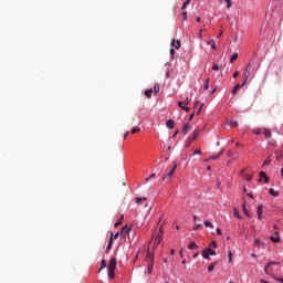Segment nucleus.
Masks as SVG:
<instances>
[{"instance_id":"obj_1","label":"nucleus","mask_w":283,"mask_h":283,"mask_svg":"<svg viewBox=\"0 0 283 283\" xmlns=\"http://www.w3.org/2000/svg\"><path fill=\"white\" fill-rule=\"evenodd\" d=\"M255 65V61L254 60H250L247 67H245V71L243 73V77L245 81H249V76H251V73L252 74H255V72H258V67L256 69H252L253 66Z\"/></svg>"},{"instance_id":"obj_2","label":"nucleus","mask_w":283,"mask_h":283,"mask_svg":"<svg viewBox=\"0 0 283 283\" xmlns=\"http://www.w3.org/2000/svg\"><path fill=\"white\" fill-rule=\"evenodd\" d=\"M116 271V258H111L109 260V264H108V277H111V280H114V277L116 276L115 274Z\"/></svg>"},{"instance_id":"obj_3","label":"nucleus","mask_w":283,"mask_h":283,"mask_svg":"<svg viewBox=\"0 0 283 283\" xmlns=\"http://www.w3.org/2000/svg\"><path fill=\"white\" fill-rule=\"evenodd\" d=\"M198 136H200V129H195L192 135L190 137H188L187 142H186V147L189 148L191 147V143H193V140H196L198 138Z\"/></svg>"},{"instance_id":"obj_4","label":"nucleus","mask_w":283,"mask_h":283,"mask_svg":"<svg viewBox=\"0 0 283 283\" xmlns=\"http://www.w3.org/2000/svg\"><path fill=\"white\" fill-rule=\"evenodd\" d=\"M146 261L148 262V273H151L154 271V254L147 251Z\"/></svg>"},{"instance_id":"obj_5","label":"nucleus","mask_w":283,"mask_h":283,"mask_svg":"<svg viewBox=\"0 0 283 283\" xmlns=\"http://www.w3.org/2000/svg\"><path fill=\"white\" fill-rule=\"evenodd\" d=\"M216 254V250L208 248L206 250L202 251L201 255L202 258H205V260H209L210 255H214Z\"/></svg>"},{"instance_id":"obj_6","label":"nucleus","mask_w":283,"mask_h":283,"mask_svg":"<svg viewBox=\"0 0 283 283\" xmlns=\"http://www.w3.org/2000/svg\"><path fill=\"white\" fill-rule=\"evenodd\" d=\"M163 242V235L157 234L155 239L153 240V250L158 249V245Z\"/></svg>"},{"instance_id":"obj_7","label":"nucleus","mask_w":283,"mask_h":283,"mask_svg":"<svg viewBox=\"0 0 283 283\" xmlns=\"http://www.w3.org/2000/svg\"><path fill=\"white\" fill-rule=\"evenodd\" d=\"M176 169H178V164L174 163L172 168L169 170L168 174H166L163 178V180H167V178H171V176H174V174H176Z\"/></svg>"},{"instance_id":"obj_8","label":"nucleus","mask_w":283,"mask_h":283,"mask_svg":"<svg viewBox=\"0 0 283 283\" xmlns=\"http://www.w3.org/2000/svg\"><path fill=\"white\" fill-rule=\"evenodd\" d=\"M245 85H247V80H244L242 84H235L231 91V94H235L241 87H244Z\"/></svg>"},{"instance_id":"obj_9","label":"nucleus","mask_w":283,"mask_h":283,"mask_svg":"<svg viewBox=\"0 0 283 283\" xmlns=\"http://www.w3.org/2000/svg\"><path fill=\"white\" fill-rule=\"evenodd\" d=\"M275 264H277V263H275V262H270V263L265 266L264 272H265L268 275H271V273H272L271 266H275Z\"/></svg>"},{"instance_id":"obj_10","label":"nucleus","mask_w":283,"mask_h":283,"mask_svg":"<svg viewBox=\"0 0 283 283\" xmlns=\"http://www.w3.org/2000/svg\"><path fill=\"white\" fill-rule=\"evenodd\" d=\"M180 45H182L180 40H172V42H171L172 48H175L176 50H180Z\"/></svg>"},{"instance_id":"obj_11","label":"nucleus","mask_w":283,"mask_h":283,"mask_svg":"<svg viewBox=\"0 0 283 283\" xmlns=\"http://www.w3.org/2000/svg\"><path fill=\"white\" fill-rule=\"evenodd\" d=\"M129 231H132V228L127 227V226H124L122 228V231H120V234L122 235H127V233H129Z\"/></svg>"},{"instance_id":"obj_12","label":"nucleus","mask_w":283,"mask_h":283,"mask_svg":"<svg viewBox=\"0 0 283 283\" xmlns=\"http://www.w3.org/2000/svg\"><path fill=\"white\" fill-rule=\"evenodd\" d=\"M187 105H189V97H186V99L184 102H178V107H180L182 109V107H186Z\"/></svg>"},{"instance_id":"obj_13","label":"nucleus","mask_w":283,"mask_h":283,"mask_svg":"<svg viewBox=\"0 0 283 283\" xmlns=\"http://www.w3.org/2000/svg\"><path fill=\"white\" fill-rule=\"evenodd\" d=\"M175 126H176V123L172 119H168L166 122V127H168V129H174Z\"/></svg>"},{"instance_id":"obj_14","label":"nucleus","mask_w":283,"mask_h":283,"mask_svg":"<svg viewBox=\"0 0 283 283\" xmlns=\"http://www.w3.org/2000/svg\"><path fill=\"white\" fill-rule=\"evenodd\" d=\"M262 211H263V207L259 206L256 209V216L259 220H262Z\"/></svg>"},{"instance_id":"obj_15","label":"nucleus","mask_w":283,"mask_h":283,"mask_svg":"<svg viewBox=\"0 0 283 283\" xmlns=\"http://www.w3.org/2000/svg\"><path fill=\"white\" fill-rule=\"evenodd\" d=\"M223 154H224V150H220L217 156H210L209 160H218L220 156H222Z\"/></svg>"},{"instance_id":"obj_16","label":"nucleus","mask_w":283,"mask_h":283,"mask_svg":"<svg viewBox=\"0 0 283 283\" xmlns=\"http://www.w3.org/2000/svg\"><path fill=\"white\" fill-rule=\"evenodd\" d=\"M114 243V233L111 234L109 241H108V245L106 248V251H109V249H112V244Z\"/></svg>"},{"instance_id":"obj_17","label":"nucleus","mask_w":283,"mask_h":283,"mask_svg":"<svg viewBox=\"0 0 283 283\" xmlns=\"http://www.w3.org/2000/svg\"><path fill=\"white\" fill-rule=\"evenodd\" d=\"M189 127H190L189 124H185V125H184L181 132H182V134H184L185 136H187V134H189Z\"/></svg>"},{"instance_id":"obj_18","label":"nucleus","mask_w":283,"mask_h":283,"mask_svg":"<svg viewBox=\"0 0 283 283\" xmlns=\"http://www.w3.org/2000/svg\"><path fill=\"white\" fill-rule=\"evenodd\" d=\"M144 94H145V96H146L147 98H151V94H154V90H153V88L146 90V91L144 92Z\"/></svg>"},{"instance_id":"obj_19","label":"nucleus","mask_w":283,"mask_h":283,"mask_svg":"<svg viewBox=\"0 0 283 283\" xmlns=\"http://www.w3.org/2000/svg\"><path fill=\"white\" fill-rule=\"evenodd\" d=\"M269 195H270V196H274L275 198H277V196H280V192H279V191H275L273 188H270Z\"/></svg>"},{"instance_id":"obj_20","label":"nucleus","mask_w":283,"mask_h":283,"mask_svg":"<svg viewBox=\"0 0 283 283\" xmlns=\"http://www.w3.org/2000/svg\"><path fill=\"white\" fill-rule=\"evenodd\" d=\"M259 176H260V178H264V182H269V176H266V172L261 171V172L259 174Z\"/></svg>"},{"instance_id":"obj_21","label":"nucleus","mask_w":283,"mask_h":283,"mask_svg":"<svg viewBox=\"0 0 283 283\" xmlns=\"http://www.w3.org/2000/svg\"><path fill=\"white\" fill-rule=\"evenodd\" d=\"M263 134H264L266 139L271 138V136H272L271 130H269L266 128H264Z\"/></svg>"},{"instance_id":"obj_22","label":"nucleus","mask_w":283,"mask_h":283,"mask_svg":"<svg viewBox=\"0 0 283 283\" xmlns=\"http://www.w3.org/2000/svg\"><path fill=\"white\" fill-rule=\"evenodd\" d=\"M271 240L272 242H275V243L280 242V234L275 232V237H271Z\"/></svg>"},{"instance_id":"obj_23","label":"nucleus","mask_w":283,"mask_h":283,"mask_svg":"<svg viewBox=\"0 0 283 283\" xmlns=\"http://www.w3.org/2000/svg\"><path fill=\"white\" fill-rule=\"evenodd\" d=\"M188 249L190 251H193V249H198V244H196V242H190V244L188 245Z\"/></svg>"},{"instance_id":"obj_24","label":"nucleus","mask_w":283,"mask_h":283,"mask_svg":"<svg viewBox=\"0 0 283 283\" xmlns=\"http://www.w3.org/2000/svg\"><path fill=\"white\" fill-rule=\"evenodd\" d=\"M103 269H107V261L102 260L99 271H103Z\"/></svg>"},{"instance_id":"obj_25","label":"nucleus","mask_w":283,"mask_h":283,"mask_svg":"<svg viewBox=\"0 0 283 283\" xmlns=\"http://www.w3.org/2000/svg\"><path fill=\"white\" fill-rule=\"evenodd\" d=\"M193 231H198V229H205V227L201 223H197L193 226Z\"/></svg>"},{"instance_id":"obj_26","label":"nucleus","mask_w":283,"mask_h":283,"mask_svg":"<svg viewBox=\"0 0 283 283\" xmlns=\"http://www.w3.org/2000/svg\"><path fill=\"white\" fill-rule=\"evenodd\" d=\"M234 61H238V53L231 55L230 63H234Z\"/></svg>"},{"instance_id":"obj_27","label":"nucleus","mask_w":283,"mask_h":283,"mask_svg":"<svg viewBox=\"0 0 283 283\" xmlns=\"http://www.w3.org/2000/svg\"><path fill=\"white\" fill-rule=\"evenodd\" d=\"M233 216L234 218L240 219V212L238 211V208H233Z\"/></svg>"},{"instance_id":"obj_28","label":"nucleus","mask_w":283,"mask_h":283,"mask_svg":"<svg viewBox=\"0 0 283 283\" xmlns=\"http://www.w3.org/2000/svg\"><path fill=\"white\" fill-rule=\"evenodd\" d=\"M124 218H125V216H122V217H120V220H118V221L115 223V227H120V224H123Z\"/></svg>"},{"instance_id":"obj_29","label":"nucleus","mask_w":283,"mask_h":283,"mask_svg":"<svg viewBox=\"0 0 283 283\" xmlns=\"http://www.w3.org/2000/svg\"><path fill=\"white\" fill-rule=\"evenodd\" d=\"M228 262H232L233 261V252L229 251L228 252Z\"/></svg>"},{"instance_id":"obj_30","label":"nucleus","mask_w":283,"mask_h":283,"mask_svg":"<svg viewBox=\"0 0 283 283\" xmlns=\"http://www.w3.org/2000/svg\"><path fill=\"white\" fill-rule=\"evenodd\" d=\"M138 132H140V128L139 127H134V128H132V130H130V134H138Z\"/></svg>"},{"instance_id":"obj_31","label":"nucleus","mask_w":283,"mask_h":283,"mask_svg":"<svg viewBox=\"0 0 283 283\" xmlns=\"http://www.w3.org/2000/svg\"><path fill=\"white\" fill-rule=\"evenodd\" d=\"M205 227H209L210 229H213V223L210 221H205Z\"/></svg>"},{"instance_id":"obj_32","label":"nucleus","mask_w":283,"mask_h":283,"mask_svg":"<svg viewBox=\"0 0 283 283\" xmlns=\"http://www.w3.org/2000/svg\"><path fill=\"white\" fill-rule=\"evenodd\" d=\"M155 94H158L160 92V86L158 84L154 85Z\"/></svg>"},{"instance_id":"obj_33","label":"nucleus","mask_w":283,"mask_h":283,"mask_svg":"<svg viewBox=\"0 0 283 283\" xmlns=\"http://www.w3.org/2000/svg\"><path fill=\"white\" fill-rule=\"evenodd\" d=\"M243 212L249 217V210H247V203L242 205Z\"/></svg>"},{"instance_id":"obj_34","label":"nucleus","mask_w":283,"mask_h":283,"mask_svg":"<svg viewBox=\"0 0 283 283\" xmlns=\"http://www.w3.org/2000/svg\"><path fill=\"white\" fill-rule=\"evenodd\" d=\"M188 3H191V0H186V1L182 3L181 10H185V8H187V4H188Z\"/></svg>"},{"instance_id":"obj_35","label":"nucleus","mask_w":283,"mask_h":283,"mask_svg":"<svg viewBox=\"0 0 283 283\" xmlns=\"http://www.w3.org/2000/svg\"><path fill=\"white\" fill-rule=\"evenodd\" d=\"M203 90H206V91L209 90V77L205 82Z\"/></svg>"},{"instance_id":"obj_36","label":"nucleus","mask_w":283,"mask_h":283,"mask_svg":"<svg viewBox=\"0 0 283 283\" xmlns=\"http://www.w3.org/2000/svg\"><path fill=\"white\" fill-rule=\"evenodd\" d=\"M269 165H271V158L268 157V158L264 160L263 166H269Z\"/></svg>"},{"instance_id":"obj_37","label":"nucleus","mask_w":283,"mask_h":283,"mask_svg":"<svg viewBox=\"0 0 283 283\" xmlns=\"http://www.w3.org/2000/svg\"><path fill=\"white\" fill-rule=\"evenodd\" d=\"M253 134H255L256 136H260L262 132L260 130V128H255L253 129Z\"/></svg>"},{"instance_id":"obj_38","label":"nucleus","mask_w":283,"mask_h":283,"mask_svg":"<svg viewBox=\"0 0 283 283\" xmlns=\"http://www.w3.org/2000/svg\"><path fill=\"white\" fill-rule=\"evenodd\" d=\"M142 200H147V197H144V198H136L135 199V202L138 205Z\"/></svg>"},{"instance_id":"obj_39","label":"nucleus","mask_w":283,"mask_h":283,"mask_svg":"<svg viewBox=\"0 0 283 283\" xmlns=\"http://www.w3.org/2000/svg\"><path fill=\"white\" fill-rule=\"evenodd\" d=\"M211 48L212 50H218V46L216 45V41L211 40Z\"/></svg>"},{"instance_id":"obj_40","label":"nucleus","mask_w":283,"mask_h":283,"mask_svg":"<svg viewBox=\"0 0 283 283\" xmlns=\"http://www.w3.org/2000/svg\"><path fill=\"white\" fill-rule=\"evenodd\" d=\"M231 127H238V122L237 120H230Z\"/></svg>"},{"instance_id":"obj_41","label":"nucleus","mask_w":283,"mask_h":283,"mask_svg":"<svg viewBox=\"0 0 283 283\" xmlns=\"http://www.w3.org/2000/svg\"><path fill=\"white\" fill-rule=\"evenodd\" d=\"M243 178H244L245 180H248V182L252 180L251 175H243Z\"/></svg>"},{"instance_id":"obj_42","label":"nucleus","mask_w":283,"mask_h":283,"mask_svg":"<svg viewBox=\"0 0 283 283\" xmlns=\"http://www.w3.org/2000/svg\"><path fill=\"white\" fill-rule=\"evenodd\" d=\"M212 70H213L214 72H218V70H220V65L213 64Z\"/></svg>"},{"instance_id":"obj_43","label":"nucleus","mask_w":283,"mask_h":283,"mask_svg":"<svg viewBox=\"0 0 283 283\" xmlns=\"http://www.w3.org/2000/svg\"><path fill=\"white\" fill-rule=\"evenodd\" d=\"M216 268V265L214 264H210L209 266H208V271H209V273H211V271H213V269Z\"/></svg>"},{"instance_id":"obj_44","label":"nucleus","mask_w":283,"mask_h":283,"mask_svg":"<svg viewBox=\"0 0 283 283\" xmlns=\"http://www.w3.org/2000/svg\"><path fill=\"white\" fill-rule=\"evenodd\" d=\"M282 158H283L282 153H276V159H277V160H282Z\"/></svg>"},{"instance_id":"obj_45","label":"nucleus","mask_w":283,"mask_h":283,"mask_svg":"<svg viewBox=\"0 0 283 283\" xmlns=\"http://www.w3.org/2000/svg\"><path fill=\"white\" fill-rule=\"evenodd\" d=\"M196 155H198V156L202 155V150H200V149L195 150L193 156H196Z\"/></svg>"},{"instance_id":"obj_46","label":"nucleus","mask_w":283,"mask_h":283,"mask_svg":"<svg viewBox=\"0 0 283 283\" xmlns=\"http://www.w3.org/2000/svg\"><path fill=\"white\" fill-rule=\"evenodd\" d=\"M149 178H156V174H151L149 177L146 178V182H149Z\"/></svg>"},{"instance_id":"obj_47","label":"nucleus","mask_w":283,"mask_h":283,"mask_svg":"<svg viewBox=\"0 0 283 283\" xmlns=\"http://www.w3.org/2000/svg\"><path fill=\"white\" fill-rule=\"evenodd\" d=\"M182 21H187V11L182 12Z\"/></svg>"},{"instance_id":"obj_48","label":"nucleus","mask_w":283,"mask_h":283,"mask_svg":"<svg viewBox=\"0 0 283 283\" xmlns=\"http://www.w3.org/2000/svg\"><path fill=\"white\" fill-rule=\"evenodd\" d=\"M163 233H165V231L163 230V226H160V227H159V233H158V235H161V238H163Z\"/></svg>"},{"instance_id":"obj_49","label":"nucleus","mask_w":283,"mask_h":283,"mask_svg":"<svg viewBox=\"0 0 283 283\" xmlns=\"http://www.w3.org/2000/svg\"><path fill=\"white\" fill-rule=\"evenodd\" d=\"M118 235H120L119 232H116L114 235H113V240H118Z\"/></svg>"},{"instance_id":"obj_50","label":"nucleus","mask_w":283,"mask_h":283,"mask_svg":"<svg viewBox=\"0 0 283 283\" xmlns=\"http://www.w3.org/2000/svg\"><path fill=\"white\" fill-rule=\"evenodd\" d=\"M238 76H240V71L233 73V78H238Z\"/></svg>"},{"instance_id":"obj_51","label":"nucleus","mask_w":283,"mask_h":283,"mask_svg":"<svg viewBox=\"0 0 283 283\" xmlns=\"http://www.w3.org/2000/svg\"><path fill=\"white\" fill-rule=\"evenodd\" d=\"M226 3H227V8H231L232 6L231 0H226Z\"/></svg>"},{"instance_id":"obj_52","label":"nucleus","mask_w":283,"mask_h":283,"mask_svg":"<svg viewBox=\"0 0 283 283\" xmlns=\"http://www.w3.org/2000/svg\"><path fill=\"white\" fill-rule=\"evenodd\" d=\"M202 107H205V104H201L200 107L197 111V114H200V112H202Z\"/></svg>"},{"instance_id":"obj_53","label":"nucleus","mask_w":283,"mask_h":283,"mask_svg":"<svg viewBox=\"0 0 283 283\" xmlns=\"http://www.w3.org/2000/svg\"><path fill=\"white\" fill-rule=\"evenodd\" d=\"M175 54H176V50L170 49V56H172V59H174Z\"/></svg>"},{"instance_id":"obj_54","label":"nucleus","mask_w":283,"mask_h":283,"mask_svg":"<svg viewBox=\"0 0 283 283\" xmlns=\"http://www.w3.org/2000/svg\"><path fill=\"white\" fill-rule=\"evenodd\" d=\"M211 247H213V249H218V243H216V241H212Z\"/></svg>"},{"instance_id":"obj_55","label":"nucleus","mask_w":283,"mask_h":283,"mask_svg":"<svg viewBox=\"0 0 283 283\" xmlns=\"http://www.w3.org/2000/svg\"><path fill=\"white\" fill-rule=\"evenodd\" d=\"M254 247H260V241H259V239H255V240H254Z\"/></svg>"},{"instance_id":"obj_56","label":"nucleus","mask_w":283,"mask_h":283,"mask_svg":"<svg viewBox=\"0 0 283 283\" xmlns=\"http://www.w3.org/2000/svg\"><path fill=\"white\" fill-rule=\"evenodd\" d=\"M217 234L222 235V230H220V228L217 229Z\"/></svg>"},{"instance_id":"obj_57","label":"nucleus","mask_w":283,"mask_h":283,"mask_svg":"<svg viewBox=\"0 0 283 283\" xmlns=\"http://www.w3.org/2000/svg\"><path fill=\"white\" fill-rule=\"evenodd\" d=\"M274 280H275L276 282H281V283H283V279L274 277Z\"/></svg>"},{"instance_id":"obj_58","label":"nucleus","mask_w":283,"mask_h":283,"mask_svg":"<svg viewBox=\"0 0 283 283\" xmlns=\"http://www.w3.org/2000/svg\"><path fill=\"white\" fill-rule=\"evenodd\" d=\"M181 109H184V112H189V107L184 106Z\"/></svg>"},{"instance_id":"obj_59","label":"nucleus","mask_w":283,"mask_h":283,"mask_svg":"<svg viewBox=\"0 0 283 283\" xmlns=\"http://www.w3.org/2000/svg\"><path fill=\"white\" fill-rule=\"evenodd\" d=\"M170 255H176V250H170Z\"/></svg>"},{"instance_id":"obj_60","label":"nucleus","mask_w":283,"mask_h":283,"mask_svg":"<svg viewBox=\"0 0 283 283\" xmlns=\"http://www.w3.org/2000/svg\"><path fill=\"white\" fill-rule=\"evenodd\" d=\"M176 136H178V130L174 133L172 138H176Z\"/></svg>"},{"instance_id":"obj_61","label":"nucleus","mask_w":283,"mask_h":283,"mask_svg":"<svg viewBox=\"0 0 283 283\" xmlns=\"http://www.w3.org/2000/svg\"><path fill=\"white\" fill-rule=\"evenodd\" d=\"M127 136H129V132H126V133L124 134V138H127Z\"/></svg>"},{"instance_id":"obj_62","label":"nucleus","mask_w":283,"mask_h":283,"mask_svg":"<svg viewBox=\"0 0 283 283\" xmlns=\"http://www.w3.org/2000/svg\"><path fill=\"white\" fill-rule=\"evenodd\" d=\"M189 120H193V113L190 115Z\"/></svg>"},{"instance_id":"obj_63","label":"nucleus","mask_w":283,"mask_h":283,"mask_svg":"<svg viewBox=\"0 0 283 283\" xmlns=\"http://www.w3.org/2000/svg\"><path fill=\"white\" fill-rule=\"evenodd\" d=\"M201 19L200 17H197V23H200Z\"/></svg>"},{"instance_id":"obj_64","label":"nucleus","mask_w":283,"mask_h":283,"mask_svg":"<svg viewBox=\"0 0 283 283\" xmlns=\"http://www.w3.org/2000/svg\"><path fill=\"white\" fill-rule=\"evenodd\" d=\"M216 90H217V87H214V88L212 90L211 94H216Z\"/></svg>"}]
</instances>
